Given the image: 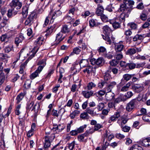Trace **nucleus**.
Masks as SVG:
<instances>
[{
    "instance_id": "1",
    "label": "nucleus",
    "mask_w": 150,
    "mask_h": 150,
    "mask_svg": "<svg viewBox=\"0 0 150 150\" xmlns=\"http://www.w3.org/2000/svg\"><path fill=\"white\" fill-rule=\"evenodd\" d=\"M125 20V15L124 13H121L118 18H115L110 20L109 22L112 25V26L114 29H117L120 27L121 23L123 21H124Z\"/></svg>"
},
{
    "instance_id": "2",
    "label": "nucleus",
    "mask_w": 150,
    "mask_h": 150,
    "mask_svg": "<svg viewBox=\"0 0 150 150\" xmlns=\"http://www.w3.org/2000/svg\"><path fill=\"white\" fill-rule=\"evenodd\" d=\"M40 108V105L39 102H37L34 105V102L33 101H29L28 102L26 107L27 112H28L32 109V111H34L35 113H37Z\"/></svg>"
},
{
    "instance_id": "3",
    "label": "nucleus",
    "mask_w": 150,
    "mask_h": 150,
    "mask_svg": "<svg viewBox=\"0 0 150 150\" xmlns=\"http://www.w3.org/2000/svg\"><path fill=\"white\" fill-rule=\"evenodd\" d=\"M56 132L51 135L50 136H46L42 139L43 148L45 150L48 148L50 146V142L54 139Z\"/></svg>"
},
{
    "instance_id": "4",
    "label": "nucleus",
    "mask_w": 150,
    "mask_h": 150,
    "mask_svg": "<svg viewBox=\"0 0 150 150\" xmlns=\"http://www.w3.org/2000/svg\"><path fill=\"white\" fill-rule=\"evenodd\" d=\"M56 10H51L49 16L47 17L45 19L44 23L43 24L44 27L47 26L49 22L50 15L51 16L52 18L50 21V23H52L54 20L56 18Z\"/></svg>"
},
{
    "instance_id": "5",
    "label": "nucleus",
    "mask_w": 150,
    "mask_h": 150,
    "mask_svg": "<svg viewBox=\"0 0 150 150\" xmlns=\"http://www.w3.org/2000/svg\"><path fill=\"white\" fill-rule=\"evenodd\" d=\"M38 49V47L37 49V47H35L34 48L33 50L32 51V52H33V53L31 54L30 56L28 57V59L25 61L23 64H22L20 66V70H24L25 67L26 66L28 62L31 59L35 56L36 53L37 52Z\"/></svg>"
},
{
    "instance_id": "6",
    "label": "nucleus",
    "mask_w": 150,
    "mask_h": 150,
    "mask_svg": "<svg viewBox=\"0 0 150 150\" xmlns=\"http://www.w3.org/2000/svg\"><path fill=\"white\" fill-rule=\"evenodd\" d=\"M139 102L138 100L136 99H133L131 100L127 104L126 109L128 112L132 111L134 108L135 106L137 105Z\"/></svg>"
},
{
    "instance_id": "7",
    "label": "nucleus",
    "mask_w": 150,
    "mask_h": 150,
    "mask_svg": "<svg viewBox=\"0 0 150 150\" xmlns=\"http://www.w3.org/2000/svg\"><path fill=\"white\" fill-rule=\"evenodd\" d=\"M132 11V9L129 8L128 6H127L125 4H122L120 6V8L118 10L119 12H122V13H124L125 17H128V15Z\"/></svg>"
},
{
    "instance_id": "8",
    "label": "nucleus",
    "mask_w": 150,
    "mask_h": 150,
    "mask_svg": "<svg viewBox=\"0 0 150 150\" xmlns=\"http://www.w3.org/2000/svg\"><path fill=\"white\" fill-rule=\"evenodd\" d=\"M11 7L13 9L15 8L17 10L20 9L22 6V3L20 0H12L10 3Z\"/></svg>"
},
{
    "instance_id": "9",
    "label": "nucleus",
    "mask_w": 150,
    "mask_h": 150,
    "mask_svg": "<svg viewBox=\"0 0 150 150\" xmlns=\"http://www.w3.org/2000/svg\"><path fill=\"white\" fill-rule=\"evenodd\" d=\"M90 62L92 64L101 66H102L105 63V61L103 58L100 57L97 59L93 58L91 59Z\"/></svg>"
},
{
    "instance_id": "10",
    "label": "nucleus",
    "mask_w": 150,
    "mask_h": 150,
    "mask_svg": "<svg viewBox=\"0 0 150 150\" xmlns=\"http://www.w3.org/2000/svg\"><path fill=\"white\" fill-rule=\"evenodd\" d=\"M142 51L140 47H132L128 49L126 52L127 55L130 56H132L137 53V52H140Z\"/></svg>"
},
{
    "instance_id": "11",
    "label": "nucleus",
    "mask_w": 150,
    "mask_h": 150,
    "mask_svg": "<svg viewBox=\"0 0 150 150\" xmlns=\"http://www.w3.org/2000/svg\"><path fill=\"white\" fill-rule=\"evenodd\" d=\"M34 13H31L28 16L25 22V25L30 26L33 24L34 21Z\"/></svg>"
},
{
    "instance_id": "12",
    "label": "nucleus",
    "mask_w": 150,
    "mask_h": 150,
    "mask_svg": "<svg viewBox=\"0 0 150 150\" xmlns=\"http://www.w3.org/2000/svg\"><path fill=\"white\" fill-rule=\"evenodd\" d=\"M132 89L136 92L139 93L144 89V87L142 84H134L132 87Z\"/></svg>"
},
{
    "instance_id": "13",
    "label": "nucleus",
    "mask_w": 150,
    "mask_h": 150,
    "mask_svg": "<svg viewBox=\"0 0 150 150\" xmlns=\"http://www.w3.org/2000/svg\"><path fill=\"white\" fill-rule=\"evenodd\" d=\"M120 116V112H115L113 115L111 116L109 118L108 122L111 123L112 122L115 121Z\"/></svg>"
},
{
    "instance_id": "14",
    "label": "nucleus",
    "mask_w": 150,
    "mask_h": 150,
    "mask_svg": "<svg viewBox=\"0 0 150 150\" xmlns=\"http://www.w3.org/2000/svg\"><path fill=\"white\" fill-rule=\"evenodd\" d=\"M124 47V46L122 42L115 44V49L116 52H121L123 50Z\"/></svg>"
},
{
    "instance_id": "15",
    "label": "nucleus",
    "mask_w": 150,
    "mask_h": 150,
    "mask_svg": "<svg viewBox=\"0 0 150 150\" xmlns=\"http://www.w3.org/2000/svg\"><path fill=\"white\" fill-rule=\"evenodd\" d=\"M117 85V83L115 81L111 82L106 87L107 91H111L112 90L115 88Z\"/></svg>"
},
{
    "instance_id": "16",
    "label": "nucleus",
    "mask_w": 150,
    "mask_h": 150,
    "mask_svg": "<svg viewBox=\"0 0 150 150\" xmlns=\"http://www.w3.org/2000/svg\"><path fill=\"white\" fill-rule=\"evenodd\" d=\"M86 68L84 69L83 71L84 73L87 72L88 74H90L91 72H93L94 73H95L96 71L95 68H93L91 66H87L86 67H85Z\"/></svg>"
},
{
    "instance_id": "17",
    "label": "nucleus",
    "mask_w": 150,
    "mask_h": 150,
    "mask_svg": "<svg viewBox=\"0 0 150 150\" xmlns=\"http://www.w3.org/2000/svg\"><path fill=\"white\" fill-rule=\"evenodd\" d=\"M82 93L83 96L86 98H88L92 96L93 94V92L92 91H83L82 92Z\"/></svg>"
},
{
    "instance_id": "18",
    "label": "nucleus",
    "mask_w": 150,
    "mask_h": 150,
    "mask_svg": "<svg viewBox=\"0 0 150 150\" xmlns=\"http://www.w3.org/2000/svg\"><path fill=\"white\" fill-rule=\"evenodd\" d=\"M115 94L111 91L107 92L105 95V97L107 100H111L114 98Z\"/></svg>"
},
{
    "instance_id": "19",
    "label": "nucleus",
    "mask_w": 150,
    "mask_h": 150,
    "mask_svg": "<svg viewBox=\"0 0 150 150\" xmlns=\"http://www.w3.org/2000/svg\"><path fill=\"white\" fill-rule=\"evenodd\" d=\"M104 9L103 6L99 5L96 8V13L98 16H101L103 14Z\"/></svg>"
},
{
    "instance_id": "20",
    "label": "nucleus",
    "mask_w": 150,
    "mask_h": 150,
    "mask_svg": "<svg viewBox=\"0 0 150 150\" xmlns=\"http://www.w3.org/2000/svg\"><path fill=\"white\" fill-rule=\"evenodd\" d=\"M114 136L112 134H109L108 133V131L107 130L105 131V133L103 134V138L105 139L107 138V140L108 141H110L112 139L114 138Z\"/></svg>"
},
{
    "instance_id": "21",
    "label": "nucleus",
    "mask_w": 150,
    "mask_h": 150,
    "mask_svg": "<svg viewBox=\"0 0 150 150\" xmlns=\"http://www.w3.org/2000/svg\"><path fill=\"white\" fill-rule=\"evenodd\" d=\"M24 39V37L22 35H20L18 37H16L15 39V43L17 46H18L19 44L21 43Z\"/></svg>"
},
{
    "instance_id": "22",
    "label": "nucleus",
    "mask_w": 150,
    "mask_h": 150,
    "mask_svg": "<svg viewBox=\"0 0 150 150\" xmlns=\"http://www.w3.org/2000/svg\"><path fill=\"white\" fill-rule=\"evenodd\" d=\"M123 3L125 4L127 6H128L129 8L132 9V6L134 4V1L130 0H124Z\"/></svg>"
},
{
    "instance_id": "23",
    "label": "nucleus",
    "mask_w": 150,
    "mask_h": 150,
    "mask_svg": "<svg viewBox=\"0 0 150 150\" xmlns=\"http://www.w3.org/2000/svg\"><path fill=\"white\" fill-rule=\"evenodd\" d=\"M5 79V75L2 70H0V85L4 82Z\"/></svg>"
},
{
    "instance_id": "24",
    "label": "nucleus",
    "mask_w": 150,
    "mask_h": 150,
    "mask_svg": "<svg viewBox=\"0 0 150 150\" xmlns=\"http://www.w3.org/2000/svg\"><path fill=\"white\" fill-rule=\"evenodd\" d=\"M79 64L81 67H84L88 65V62L87 59H82Z\"/></svg>"
},
{
    "instance_id": "25",
    "label": "nucleus",
    "mask_w": 150,
    "mask_h": 150,
    "mask_svg": "<svg viewBox=\"0 0 150 150\" xmlns=\"http://www.w3.org/2000/svg\"><path fill=\"white\" fill-rule=\"evenodd\" d=\"M142 143L145 146H150V137L146 138L142 140Z\"/></svg>"
},
{
    "instance_id": "26",
    "label": "nucleus",
    "mask_w": 150,
    "mask_h": 150,
    "mask_svg": "<svg viewBox=\"0 0 150 150\" xmlns=\"http://www.w3.org/2000/svg\"><path fill=\"white\" fill-rule=\"evenodd\" d=\"M134 75V74H125L123 75V79L125 80L128 81Z\"/></svg>"
},
{
    "instance_id": "27",
    "label": "nucleus",
    "mask_w": 150,
    "mask_h": 150,
    "mask_svg": "<svg viewBox=\"0 0 150 150\" xmlns=\"http://www.w3.org/2000/svg\"><path fill=\"white\" fill-rule=\"evenodd\" d=\"M25 93H21L18 95L16 97V100H17V103L18 104L24 98Z\"/></svg>"
},
{
    "instance_id": "28",
    "label": "nucleus",
    "mask_w": 150,
    "mask_h": 150,
    "mask_svg": "<svg viewBox=\"0 0 150 150\" xmlns=\"http://www.w3.org/2000/svg\"><path fill=\"white\" fill-rule=\"evenodd\" d=\"M129 119L128 118L127 116L124 115L121 117V125L125 124L127 122Z\"/></svg>"
},
{
    "instance_id": "29",
    "label": "nucleus",
    "mask_w": 150,
    "mask_h": 150,
    "mask_svg": "<svg viewBox=\"0 0 150 150\" xmlns=\"http://www.w3.org/2000/svg\"><path fill=\"white\" fill-rule=\"evenodd\" d=\"M80 112L79 110H74L71 113L70 115V117L72 119H74L76 116L79 115Z\"/></svg>"
},
{
    "instance_id": "30",
    "label": "nucleus",
    "mask_w": 150,
    "mask_h": 150,
    "mask_svg": "<svg viewBox=\"0 0 150 150\" xmlns=\"http://www.w3.org/2000/svg\"><path fill=\"white\" fill-rule=\"evenodd\" d=\"M131 83L130 82L127 83L125 85L122 87L120 90L121 91L125 92L127 91Z\"/></svg>"
},
{
    "instance_id": "31",
    "label": "nucleus",
    "mask_w": 150,
    "mask_h": 150,
    "mask_svg": "<svg viewBox=\"0 0 150 150\" xmlns=\"http://www.w3.org/2000/svg\"><path fill=\"white\" fill-rule=\"evenodd\" d=\"M80 49L78 47H76L74 48L73 51L69 55V56L73 55L74 54H79L81 52Z\"/></svg>"
},
{
    "instance_id": "32",
    "label": "nucleus",
    "mask_w": 150,
    "mask_h": 150,
    "mask_svg": "<svg viewBox=\"0 0 150 150\" xmlns=\"http://www.w3.org/2000/svg\"><path fill=\"white\" fill-rule=\"evenodd\" d=\"M62 34L61 33H59L57 34V44H59L61 42L64 38L65 37H62Z\"/></svg>"
},
{
    "instance_id": "33",
    "label": "nucleus",
    "mask_w": 150,
    "mask_h": 150,
    "mask_svg": "<svg viewBox=\"0 0 150 150\" xmlns=\"http://www.w3.org/2000/svg\"><path fill=\"white\" fill-rule=\"evenodd\" d=\"M86 111V112H87V114L88 113L92 116H94L96 115V112H94L93 110L89 108H87Z\"/></svg>"
},
{
    "instance_id": "34",
    "label": "nucleus",
    "mask_w": 150,
    "mask_h": 150,
    "mask_svg": "<svg viewBox=\"0 0 150 150\" xmlns=\"http://www.w3.org/2000/svg\"><path fill=\"white\" fill-rule=\"evenodd\" d=\"M74 146V142H73L69 144L68 146L66 147L65 148L64 150H73Z\"/></svg>"
},
{
    "instance_id": "35",
    "label": "nucleus",
    "mask_w": 150,
    "mask_h": 150,
    "mask_svg": "<svg viewBox=\"0 0 150 150\" xmlns=\"http://www.w3.org/2000/svg\"><path fill=\"white\" fill-rule=\"evenodd\" d=\"M43 42V39L42 37H39L35 41L34 44L35 45L38 44L39 45L42 44Z\"/></svg>"
},
{
    "instance_id": "36",
    "label": "nucleus",
    "mask_w": 150,
    "mask_h": 150,
    "mask_svg": "<svg viewBox=\"0 0 150 150\" xmlns=\"http://www.w3.org/2000/svg\"><path fill=\"white\" fill-rule=\"evenodd\" d=\"M28 8L26 7H23L22 9V14L23 16L25 18L26 17L28 13Z\"/></svg>"
},
{
    "instance_id": "37",
    "label": "nucleus",
    "mask_w": 150,
    "mask_h": 150,
    "mask_svg": "<svg viewBox=\"0 0 150 150\" xmlns=\"http://www.w3.org/2000/svg\"><path fill=\"white\" fill-rule=\"evenodd\" d=\"M80 117L83 120L88 119L89 118V115L86 112H83L80 114Z\"/></svg>"
},
{
    "instance_id": "38",
    "label": "nucleus",
    "mask_w": 150,
    "mask_h": 150,
    "mask_svg": "<svg viewBox=\"0 0 150 150\" xmlns=\"http://www.w3.org/2000/svg\"><path fill=\"white\" fill-rule=\"evenodd\" d=\"M105 139L103 138V144L102 146V148L104 149H105L109 145V143L107 142V140L105 141Z\"/></svg>"
},
{
    "instance_id": "39",
    "label": "nucleus",
    "mask_w": 150,
    "mask_h": 150,
    "mask_svg": "<svg viewBox=\"0 0 150 150\" xmlns=\"http://www.w3.org/2000/svg\"><path fill=\"white\" fill-rule=\"evenodd\" d=\"M96 84L94 83L91 82L88 83L87 86V88L88 90H91L93 88L95 87Z\"/></svg>"
},
{
    "instance_id": "40",
    "label": "nucleus",
    "mask_w": 150,
    "mask_h": 150,
    "mask_svg": "<svg viewBox=\"0 0 150 150\" xmlns=\"http://www.w3.org/2000/svg\"><path fill=\"white\" fill-rule=\"evenodd\" d=\"M39 74L36 71H35L30 75V78L31 79L33 80L37 77H38L39 76Z\"/></svg>"
},
{
    "instance_id": "41",
    "label": "nucleus",
    "mask_w": 150,
    "mask_h": 150,
    "mask_svg": "<svg viewBox=\"0 0 150 150\" xmlns=\"http://www.w3.org/2000/svg\"><path fill=\"white\" fill-rule=\"evenodd\" d=\"M103 32L107 35H108L110 31V28L107 25H105L103 27Z\"/></svg>"
},
{
    "instance_id": "42",
    "label": "nucleus",
    "mask_w": 150,
    "mask_h": 150,
    "mask_svg": "<svg viewBox=\"0 0 150 150\" xmlns=\"http://www.w3.org/2000/svg\"><path fill=\"white\" fill-rule=\"evenodd\" d=\"M107 82L104 81H102L99 82L98 84V86L100 88H102L105 86H107Z\"/></svg>"
},
{
    "instance_id": "43",
    "label": "nucleus",
    "mask_w": 150,
    "mask_h": 150,
    "mask_svg": "<svg viewBox=\"0 0 150 150\" xmlns=\"http://www.w3.org/2000/svg\"><path fill=\"white\" fill-rule=\"evenodd\" d=\"M116 52L115 57L116 59L120 60L123 58V56L120 52Z\"/></svg>"
},
{
    "instance_id": "44",
    "label": "nucleus",
    "mask_w": 150,
    "mask_h": 150,
    "mask_svg": "<svg viewBox=\"0 0 150 150\" xmlns=\"http://www.w3.org/2000/svg\"><path fill=\"white\" fill-rule=\"evenodd\" d=\"M104 81L106 82L109 81L111 79L110 75L108 73H105L104 76Z\"/></svg>"
},
{
    "instance_id": "45",
    "label": "nucleus",
    "mask_w": 150,
    "mask_h": 150,
    "mask_svg": "<svg viewBox=\"0 0 150 150\" xmlns=\"http://www.w3.org/2000/svg\"><path fill=\"white\" fill-rule=\"evenodd\" d=\"M64 69L62 68H61L59 69V72L60 73V75L58 81V82L59 83H61L62 82V81L60 80V79L63 77L62 73L64 72Z\"/></svg>"
},
{
    "instance_id": "46",
    "label": "nucleus",
    "mask_w": 150,
    "mask_h": 150,
    "mask_svg": "<svg viewBox=\"0 0 150 150\" xmlns=\"http://www.w3.org/2000/svg\"><path fill=\"white\" fill-rule=\"evenodd\" d=\"M69 31V29L68 28L67 25H65L63 26L62 29L61 30V32L62 33H68Z\"/></svg>"
},
{
    "instance_id": "47",
    "label": "nucleus",
    "mask_w": 150,
    "mask_h": 150,
    "mask_svg": "<svg viewBox=\"0 0 150 150\" xmlns=\"http://www.w3.org/2000/svg\"><path fill=\"white\" fill-rule=\"evenodd\" d=\"M143 39V37L142 35H137L133 38V39L134 41H135L138 40H142Z\"/></svg>"
},
{
    "instance_id": "48",
    "label": "nucleus",
    "mask_w": 150,
    "mask_h": 150,
    "mask_svg": "<svg viewBox=\"0 0 150 150\" xmlns=\"http://www.w3.org/2000/svg\"><path fill=\"white\" fill-rule=\"evenodd\" d=\"M95 130L94 129H93V127L90 128L88 130H87L85 132V134L87 136L90 134H92L94 132Z\"/></svg>"
},
{
    "instance_id": "49",
    "label": "nucleus",
    "mask_w": 150,
    "mask_h": 150,
    "mask_svg": "<svg viewBox=\"0 0 150 150\" xmlns=\"http://www.w3.org/2000/svg\"><path fill=\"white\" fill-rule=\"evenodd\" d=\"M107 91L106 88V89H103L100 90L97 93L99 96H102L104 95L106 93Z\"/></svg>"
},
{
    "instance_id": "50",
    "label": "nucleus",
    "mask_w": 150,
    "mask_h": 150,
    "mask_svg": "<svg viewBox=\"0 0 150 150\" xmlns=\"http://www.w3.org/2000/svg\"><path fill=\"white\" fill-rule=\"evenodd\" d=\"M87 127L86 125H84L76 129L79 133L82 132L83 131L84 129Z\"/></svg>"
},
{
    "instance_id": "51",
    "label": "nucleus",
    "mask_w": 150,
    "mask_h": 150,
    "mask_svg": "<svg viewBox=\"0 0 150 150\" xmlns=\"http://www.w3.org/2000/svg\"><path fill=\"white\" fill-rule=\"evenodd\" d=\"M100 16L103 22H107L109 21L108 17L104 14H103Z\"/></svg>"
},
{
    "instance_id": "52",
    "label": "nucleus",
    "mask_w": 150,
    "mask_h": 150,
    "mask_svg": "<svg viewBox=\"0 0 150 150\" xmlns=\"http://www.w3.org/2000/svg\"><path fill=\"white\" fill-rule=\"evenodd\" d=\"M133 149L132 150H144L141 147L137 144H135L132 146Z\"/></svg>"
},
{
    "instance_id": "53",
    "label": "nucleus",
    "mask_w": 150,
    "mask_h": 150,
    "mask_svg": "<svg viewBox=\"0 0 150 150\" xmlns=\"http://www.w3.org/2000/svg\"><path fill=\"white\" fill-rule=\"evenodd\" d=\"M96 20L92 19L90 20L89 21L90 25L91 27H93L95 26L96 24Z\"/></svg>"
},
{
    "instance_id": "54",
    "label": "nucleus",
    "mask_w": 150,
    "mask_h": 150,
    "mask_svg": "<svg viewBox=\"0 0 150 150\" xmlns=\"http://www.w3.org/2000/svg\"><path fill=\"white\" fill-rule=\"evenodd\" d=\"M136 66V64L134 63H129L127 64V67H128L130 69H134Z\"/></svg>"
},
{
    "instance_id": "55",
    "label": "nucleus",
    "mask_w": 150,
    "mask_h": 150,
    "mask_svg": "<svg viewBox=\"0 0 150 150\" xmlns=\"http://www.w3.org/2000/svg\"><path fill=\"white\" fill-rule=\"evenodd\" d=\"M104 107V104L103 103H100L98 105L97 108L99 111H101L102 110Z\"/></svg>"
},
{
    "instance_id": "56",
    "label": "nucleus",
    "mask_w": 150,
    "mask_h": 150,
    "mask_svg": "<svg viewBox=\"0 0 150 150\" xmlns=\"http://www.w3.org/2000/svg\"><path fill=\"white\" fill-rule=\"evenodd\" d=\"M65 127L63 124L59 125L57 126V130H58L59 132H60Z\"/></svg>"
},
{
    "instance_id": "57",
    "label": "nucleus",
    "mask_w": 150,
    "mask_h": 150,
    "mask_svg": "<svg viewBox=\"0 0 150 150\" xmlns=\"http://www.w3.org/2000/svg\"><path fill=\"white\" fill-rule=\"evenodd\" d=\"M128 25L133 29H135L137 28V25L134 23H128Z\"/></svg>"
},
{
    "instance_id": "58",
    "label": "nucleus",
    "mask_w": 150,
    "mask_h": 150,
    "mask_svg": "<svg viewBox=\"0 0 150 150\" xmlns=\"http://www.w3.org/2000/svg\"><path fill=\"white\" fill-rule=\"evenodd\" d=\"M144 8L143 4L142 2L139 3L136 7V8L139 10H143Z\"/></svg>"
},
{
    "instance_id": "59",
    "label": "nucleus",
    "mask_w": 150,
    "mask_h": 150,
    "mask_svg": "<svg viewBox=\"0 0 150 150\" xmlns=\"http://www.w3.org/2000/svg\"><path fill=\"white\" fill-rule=\"evenodd\" d=\"M110 63L111 66H115L118 64V61L115 60H113L110 62Z\"/></svg>"
},
{
    "instance_id": "60",
    "label": "nucleus",
    "mask_w": 150,
    "mask_h": 150,
    "mask_svg": "<svg viewBox=\"0 0 150 150\" xmlns=\"http://www.w3.org/2000/svg\"><path fill=\"white\" fill-rule=\"evenodd\" d=\"M140 112L141 113L138 115V116L142 115H146L147 114L146 109L144 108H141L140 110Z\"/></svg>"
},
{
    "instance_id": "61",
    "label": "nucleus",
    "mask_w": 150,
    "mask_h": 150,
    "mask_svg": "<svg viewBox=\"0 0 150 150\" xmlns=\"http://www.w3.org/2000/svg\"><path fill=\"white\" fill-rule=\"evenodd\" d=\"M11 49L12 47L10 45H8L5 48L4 50L6 53H8L11 50Z\"/></svg>"
},
{
    "instance_id": "62",
    "label": "nucleus",
    "mask_w": 150,
    "mask_h": 150,
    "mask_svg": "<svg viewBox=\"0 0 150 150\" xmlns=\"http://www.w3.org/2000/svg\"><path fill=\"white\" fill-rule=\"evenodd\" d=\"M23 86L25 88H29L30 87V83L28 80H27L25 81Z\"/></svg>"
},
{
    "instance_id": "63",
    "label": "nucleus",
    "mask_w": 150,
    "mask_h": 150,
    "mask_svg": "<svg viewBox=\"0 0 150 150\" xmlns=\"http://www.w3.org/2000/svg\"><path fill=\"white\" fill-rule=\"evenodd\" d=\"M130 127L127 126H125L122 127V130L125 132H128L129 131Z\"/></svg>"
},
{
    "instance_id": "64",
    "label": "nucleus",
    "mask_w": 150,
    "mask_h": 150,
    "mask_svg": "<svg viewBox=\"0 0 150 150\" xmlns=\"http://www.w3.org/2000/svg\"><path fill=\"white\" fill-rule=\"evenodd\" d=\"M103 126L99 124H96L94 126V129L95 131H97L99 129L102 128Z\"/></svg>"
}]
</instances>
